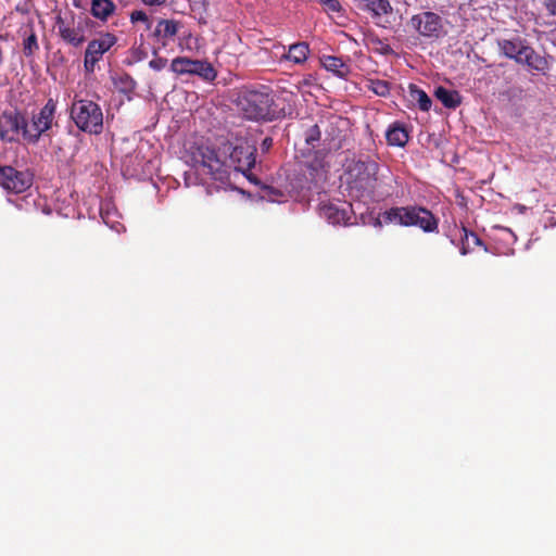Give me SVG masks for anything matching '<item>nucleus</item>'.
I'll use <instances>...</instances> for the list:
<instances>
[{
	"label": "nucleus",
	"mask_w": 556,
	"mask_h": 556,
	"mask_svg": "<svg viewBox=\"0 0 556 556\" xmlns=\"http://www.w3.org/2000/svg\"><path fill=\"white\" fill-rule=\"evenodd\" d=\"M388 143L395 147H403L408 140L406 129L399 125L391 126L387 131Z\"/></svg>",
	"instance_id": "obj_17"
},
{
	"label": "nucleus",
	"mask_w": 556,
	"mask_h": 556,
	"mask_svg": "<svg viewBox=\"0 0 556 556\" xmlns=\"http://www.w3.org/2000/svg\"><path fill=\"white\" fill-rule=\"evenodd\" d=\"M409 98L412 101L416 102L420 110L422 111H429L431 108V100L428 97V94L417 88L415 85L409 86Z\"/></svg>",
	"instance_id": "obj_21"
},
{
	"label": "nucleus",
	"mask_w": 556,
	"mask_h": 556,
	"mask_svg": "<svg viewBox=\"0 0 556 556\" xmlns=\"http://www.w3.org/2000/svg\"><path fill=\"white\" fill-rule=\"evenodd\" d=\"M368 89L380 97H386L390 91L388 83L379 79H370Z\"/></svg>",
	"instance_id": "obj_24"
},
{
	"label": "nucleus",
	"mask_w": 556,
	"mask_h": 556,
	"mask_svg": "<svg viewBox=\"0 0 556 556\" xmlns=\"http://www.w3.org/2000/svg\"><path fill=\"white\" fill-rule=\"evenodd\" d=\"M476 244V245H479L481 244V241L480 239L472 232H467L465 230V238H464V243H463V248H462V254H467V249L466 247H469L470 244Z\"/></svg>",
	"instance_id": "obj_26"
},
{
	"label": "nucleus",
	"mask_w": 556,
	"mask_h": 556,
	"mask_svg": "<svg viewBox=\"0 0 556 556\" xmlns=\"http://www.w3.org/2000/svg\"><path fill=\"white\" fill-rule=\"evenodd\" d=\"M308 51V46L304 42L292 45L289 48L288 59L294 63H302L307 59Z\"/></svg>",
	"instance_id": "obj_22"
},
{
	"label": "nucleus",
	"mask_w": 556,
	"mask_h": 556,
	"mask_svg": "<svg viewBox=\"0 0 556 556\" xmlns=\"http://www.w3.org/2000/svg\"><path fill=\"white\" fill-rule=\"evenodd\" d=\"M116 37L111 33H102L89 41L84 58V68L87 73L94 72L97 63L116 43Z\"/></svg>",
	"instance_id": "obj_8"
},
{
	"label": "nucleus",
	"mask_w": 556,
	"mask_h": 556,
	"mask_svg": "<svg viewBox=\"0 0 556 556\" xmlns=\"http://www.w3.org/2000/svg\"><path fill=\"white\" fill-rule=\"evenodd\" d=\"M114 4L110 0H92V15L100 20H106L114 11Z\"/></svg>",
	"instance_id": "obj_18"
},
{
	"label": "nucleus",
	"mask_w": 556,
	"mask_h": 556,
	"mask_svg": "<svg viewBox=\"0 0 556 556\" xmlns=\"http://www.w3.org/2000/svg\"><path fill=\"white\" fill-rule=\"evenodd\" d=\"M71 116L76 126L89 134H100L103 128L101 108L90 100H78L72 105Z\"/></svg>",
	"instance_id": "obj_6"
},
{
	"label": "nucleus",
	"mask_w": 556,
	"mask_h": 556,
	"mask_svg": "<svg viewBox=\"0 0 556 556\" xmlns=\"http://www.w3.org/2000/svg\"><path fill=\"white\" fill-rule=\"evenodd\" d=\"M130 20H131L132 23L143 22V23L149 24V18H148L147 14L143 11H134L130 14ZM147 28H150V25H147Z\"/></svg>",
	"instance_id": "obj_28"
},
{
	"label": "nucleus",
	"mask_w": 556,
	"mask_h": 556,
	"mask_svg": "<svg viewBox=\"0 0 556 556\" xmlns=\"http://www.w3.org/2000/svg\"><path fill=\"white\" fill-rule=\"evenodd\" d=\"M435 97L443 103L444 106L454 109L460 104V96L455 90H448L439 87L435 90Z\"/></svg>",
	"instance_id": "obj_16"
},
{
	"label": "nucleus",
	"mask_w": 556,
	"mask_h": 556,
	"mask_svg": "<svg viewBox=\"0 0 556 556\" xmlns=\"http://www.w3.org/2000/svg\"><path fill=\"white\" fill-rule=\"evenodd\" d=\"M167 0H142V2L147 5H162L166 2Z\"/></svg>",
	"instance_id": "obj_32"
},
{
	"label": "nucleus",
	"mask_w": 556,
	"mask_h": 556,
	"mask_svg": "<svg viewBox=\"0 0 556 556\" xmlns=\"http://www.w3.org/2000/svg\"><path fill=\"white\" fill-rule=\"evenodd\" d=\"M395 224L400 226H417L426 232L438 230V219L424 207H394L381 214L380 223Z\"/></svg>",
	"instance_id": "obj_3"
},
{
	"label": "nucleus",
	"mask_w": 556,
	"mask_h": 556,
	"mask_svg": "<svg viewBox=\"0 0 556 556\" xmlns=\"http://www.w3.org/2000/svg\"><path fill=\"white\" fill-rule=\"evenodd\" d=\"M102 218H103V222L109 225L112 229H114L116 232H121L124 230V226L119 223H113L111 222L110 219V215L109 214H105V215H102Z\"/></svg>",
	"instance_id": "obj_29"
},
{
	"label": "nucleus",
	"mask_w": 556,
	"mask_h": 556,
	"mask_svg": "<svg viewBox=\"0 0 556 556\" xmlns=\"http://www.w3.org/2000/svg\"><path fill=\"white\" fill-rule=\"evenodd\" d=\"M271 146H273V139H271V138H268V137H267V138H265V139L263 140V142H262V146H261L262 151H263V152L268 151V150L270 149V147H271Z\"/></svg>",
	"instance_id": "obj_31"
},
{
	"label": "nucleus",
	"mask_w": 556,
	"mask_h": 556,
	"mask_svg": "<svg viewBox=\"0 0 556 556\" xmlns=\"http://www.w3.org/2000/svg\"><path fill=\"white\" fill-rule=\"evenodd\" d=\"M546 10L551 15L556 16V0H548L545 3Z\"/></svg>",
	"instance_id": "obj_30"
},
{
	"label": "nucleus",
	"mask_w": 556,
	"mask_h": 556,
	"mask_svg": "<svg viewBox=\"0 0 556 556\" xmlns=\"http://www.w3.org/2000/svg\"><path fill=\"white\" fill-rule=\"evenodd\" d=\"M26 123L17 112H4L0 116V137L7 141H14L20 135L24 136Z\"/></svg>",
	"instance_id": "obj_11"
},
{
	"label": "nucleus",
	"mask_w": 556,
	"mask_h": 556,
	"mask_svg": "<svg viewBox=\"0 0 556 556\" xmlns=\"http://www.w3.org/2000/svg\"><path fill=\"white\" fill-rule=\"evenodd\" d=\"M179 24L174 20H162L159 22L155 31L164 39L173 38L178 34Z\"/></svg>",
	"instance_id": "obj_20"
},
{
	"label": "nucleus",
	"mask_w": 556,
	"mask_h": 556,
	"mask_svg": "<svg viewBox=\"0 0 556 556\" xmlns=\"http://www.w3.org/2000/svg\"><path fill=\"white\" fill-rule=\"evenodd\" d=\"M38 43H37V37L35 34H30L25 40H24V53L27 56L33 55L38 50Z\"/></svg>",
	"instance_id": "obj_25"
},
{
	"label": "nucleus",
	"mask_w": 556,
	"mask_h": 556,
	"mask_svg": "<svg viewBox=\"0 0 556 556\" xmlns=\"http://www.w3.org/2000/svg\"><path fill=\"white\" fill-rule=\"evenodd\" d=\"M56 28L60 37L73 47H79L86 40L85 30L81 26L71 25L59 17Z\"/></svg>",
	"instance_id": "obj_14"
},
{
	"label": "nucleus",
	"mask_w": 556,
	"mask_h": 556,
	"mask_svg": "<svg viewBox=\"0 0 556 556\" xmlns=\"http://www.w3.org/2000/svg\"><path fill=\"white\" fill-rule=\"evenodd\" d=\"M323 66L328 71L344 78L350 74V67L342 59L337 56L327 55L321 59Z\"/></svg>",
	"instance_id": "obj_15"
},
{
	"label": "nucleus",
	"mask_w": 556,
	"mask_h": 556,
	"mask_svg": "<svg viewBox=\"0 0 556 556\" xmlns=\"http://www.w3.org/2000/svg\"><path fill=\"white\" fill-rule=\"evenodd\" d=\"M317 1L323 7V10L330 17L334 18V17H341L343 15L342 7L338 0H317Z\"/></svg>",
	"instance_id": "obj_23"
},
{
	"label": "nucleus",
	"mask_w": 556,
	"mask_h": 556,
	"mask_svg": "<svg viewBox=\"0 0 556 556\" xmlns=\"http://www.w3.org/2000/svg\"><path fill=\"white\" fill-rule=\"evenodd\" d=\"M55 103L52 99L33 116L31 123L24 128V138L30 142H36L39 137L49 130L54 121Z\"/></svg>",
	"instance_id": "obj_7"
},
{
	"label": "nucleus",
	"mask_w": 556,
	"mask_h": 556,
	"mask_svg": "<svg viewBox=\"0 0 556 556\" xmlns=\"http://www.w3.org/2000/svg\"><path fill=\"white\" fill-rule=\"evenodd\" d=\"M170 71L177 75H197L205 80H214L216 71L206 61L176 58L170 63Z\"/></svg>",
	"instance_id": "obj_9"
},
{
	"label": "nucleus",
	"mask_w": 556,
	"mask_h": 556,
	"mask_svg": "<svg viewBox=\"0 0 556 556\" xmlns=\"http://www.w3.org/2000/svg\"><path fill=\"white\" fill-rule=\"evenodd\" d=\"M167 64V60L164 58L156 56L149 62V67L153 71H162Z\"/></svg>",
	"instance_id": "obj_27"
},
{
	"label": "nucleus",
	"mask_w": 556,
	"mask_h": 556,
	"mask_svg": "<svg viewBox=\"0 0 556 556\" xmlns=\"http://www.w3.org/2000/svg\"><path fill=\"white\" fill-rule=\"evenodd\" d=\"M366 8L375 17H382L392 12L389 0H365Z\"/></svg>",
	"instance_id": "obj_19"
},
{
	"label": "nucleus",
	"mask_w": 556,
	"mask_h": 556,
	"mask_svg": "<svg viewBox=\"0 0 556 556\" xmlns=\"http://www.w3.org/2000/svg\"><path fill=\"white\" fill-rule=\"evenodd\" d=\"M223 153L229 154V164L205 143L189 144L182 155L190 167L185 173L186 186L206 184L208 180L225 185L230 166L240 172L251 169L255 164V141L237 138L235 142L224 146Z\"/></svg>",
	"instance_id": "obj_1"
},
{
	"label": "nucleus",
	"mask_w": 556,
	"mask_h": 556,
	"mask_svg": "<svg viewBox=\"0 0 556 556\" xmlns=\"http://www.w3.org/2000/svg\"><path fill=\"white\" fill-rule=\"evenodd\" d=\"M410 24L414 29L425 37H438L442 29L440 16L432 12L414 15Z\"/></svg>",
	"instance_id": "obj_12"
},
{
	"label": "nucleus",
	"mask_w": 556,
	"mask_h": 556,
	"mask_svg": "<svg viewBox=\"0 0 556 556\" xmlns=\"http://www.w3.org/2000/svg\"><path fill=\"white\" fill-rule=\"evenodd\" d=\"M378 165L374 161L350 160L345 164L342 181L351 192L359 195L374 190L377 180Z\"/></svg>",
	"instance_id": "obj_2"
},
{
	"label": "nucleus",
	"mask_w": 556,
	"mask_h": 556,
	"mask_svg": "<svg viewBox=\"0 0 556 556\" xmlns=\"http://www.w3.org/2000/svg\"><path fill=\"white\" fill-rule=\"evenodd\" d=\"M501 52L516 63L525 65L529 71L545 73L548 71V61L536 53L527 42L520 38L498 40Z\"/></svg>",
	"instance_id": "obj_4"
},
{
	"label": "nucleus",
	"mask_w": 556,
	"mask_h": 556,
	"mask_svg": "<svg viewBox=\"0 0 556 556\" xmlns=\"http://www.w3.org/2000/svg\"><path fill=\"white\" fill-rule=\"evenodd\" d=\"M33 184V177L27 172H18L11 166L0 167V186L5 190L21 193Z\"/></svg>",
	"instance_id": "obj_10"
},
{
	"label": "nucleus",
	"mask_w": 556,
	"mask_h": 556,
	"mask_svg": "<svg viewBox=\"0 0 556 556\" xmlns=\"http://www.w3.org/2000/svg\"><path fill=\"white\" fill-rule=\"evenodd\" d=\"M273 104L274 98L265 86L247 90L238 98V106L249 119L271 121L275 116Z\"/></svg>",
	"instance_id": "obj_5"
},
{
	"label": "nucleus",
	"mask_w": 556,
	"mask_h": 556,
	"mask_svg": "<svg viewBox=\"0 0 556 556\" xmlns=\"http://www.w3.org/2000/svg\"><path fill=\"white\" fill-rule=\"evenodd\" d=\"M350 208L351 205L345 202L333 201L323 203L319 207V214L329 224L343 225L350 220Z\"/></svg>",
	"instance_id": "obj_13"
}]
</instances>
